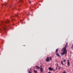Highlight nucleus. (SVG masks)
Returning a JSON list of instances; mask_svg holds the SVG:
<instances>
[{
	"label": "nucleus",
	"mask_w": 73,
	"mask_h": 73,
	"mask_svg": "<svg viewBox=\"0 0 73 73\" xmlns=\"http://www.w3.org/2000/svg\"><path fill=\"white\" fill-rule=\"evenodd\" d=\"M63 52L61 53V55H62V56H63V55H64L65 54H67V50L66 49H64V48H63Z\"/></svg>",
	"instance_id": "obj_1"
},
{
	"label": "nucleus",
	"mask_w": 73,
	"mask_h": 73,
	"mask_svg": "<svg viewBox=\"0 0 73 73\" xmlns=\"http://www.w3.org/2000/svg\"><path fill=\"white\" fill-rule=\"evenodd\" d=\"M49 59H50V60H52V57H51L50 58L48 57L46 58V61L47 62H48L50 61V60H49Z\"/></svg>",
	"instance_id": "obj_2"
},
{
	"label": "nucleus",
	"mask_w": 73,
	"mask_h": 73,
	"mask_svg": "<svg viewBox=\"0 0 73 73\" xmlns=\"http://www.w3.org/2000/svg\"><path fill=\"white\" fill-rule=\"evenodd\" d=\"M68 43H66V45L65 47L63 48L64 49H66V48H67L68 46Z\"/></svg>",
	"instance_id": "obj_3"
},
{
	"label": "nucleus",
	"mask_w": 73,
	"mask_h": 73,
	"mask_svg": "<svg viewBox=\"0 0 73 73\" xmlns=\"http://www.w3.org/2000/svg\"><path fill=\"white\" fill-rule=\"evenodd\" d=\"M8 28V26H7V27H4L3 28V29H4V30H6V29H7V28Z\"/></svg>",
	"instance_id": "obj_4"
},
{
	"label": "nucleus",
	"mask_w": 73,
	"mask_h": 73,
	"mask_svg": "<svg viewBox=\"0 0 73 73\" xmlns=\"http://www.w3.org/2000/svg\"><path fill=\"white\" fill-rule=\"evenodd\" d=\"M40 71L41 72V73H42L43 72V69H42V68H40Z\"/></svg>",
	"instance_id": "obj_5"
},
{
	"label": "nucleus",
	"mask_w": 73,
	"mask_h": 73,
	"mask_svg": "<svg viewBox=\"0 0 73 73\" xmlns=\"http://www.w3.org/2000/svg\"><path fill=\"white\" fill-rule=\"evenodd\" d=\"M9 23V20L7 19V21L5 22V23L7 24L8 23Z\"/></svg>",
	"instance_id": "obj_6"
},
{
	"label": "nucleus",
	"mask_w": 73,
	"mask_h": 73,
	"mask_svg": "<svg viewBox=\"0 0 73 73\" xmlns=\"http://www.w3.org/2000/svg\"><path fill=\"white\" fill-rule=\"evenodd\" d=\"M48 69L50 70H53V68H52L51 67H49Z\"/></svg>",
	"instance_id": "obj_7"
},
{
	"label": "nucleus",
	"mask_w": 73,
	"mask_h": 73,
	"mask_svg": "<svg viewBox=\"0 0 73 73\" xmlns=\"http://www.w3.org/2000/svg\"><path fill=\"white\" fill-rule=\"evenodd\" d=\"M56 54L58 57H61V56H60V55H59V54H58V53H56Z\"/></svg>",
	"instance_id": "obj_8"
},
{
	"label": "nucleus",
	"mask_w": 73,
	"mask_h": 73,
	"mask_svg": "<svg viewBox=\"0 0 73 73\" xmlns=\"http://www.w3.org/2000/svg\"><path fill=\"white\" fill-rule=\"evenodd\" d=\"M58 48H57L56 49L55 51L56 53H57L58 52Z\"/></svg>",
	"instance_id": "obj_9"
},
{
	"label": "nucleus",
	"mask_w": 73,
	"mask_h": 73,
	"mask_svg": "<svg viewBox=\"0 0 73 73\" xmlns=\"http://www.w3.org/2000/svg\"><path fill=\"white\" fill-rule=\"evenodd\" d=\"M68 66H69V64H70V63L69 62V60H68Z\"/></svg>",
	"instance_id": "obj_10"
},
{
	"label": "nucleus",
	"mask_w": 73,
	"mask_h": 73,
	"mask_svg": "<svg viewBox=\"0 0 73 73\" xmlns=\"http://www.w3.org/2000/svg\"><path fill=\"white\" fill-rule=\"evenodd\" d=\"M36 67L37 68V69H40V67H38L37 66H36Z\"/></svg>",
	"instance_id": "obj_11"
},
{
	"label": "nucleus",
	"mask_w": 73,
	"mask_h": 73,
	"mask_svg": "<svg viewBox=\"0 0 73 73\" xmlns=\"http://www.w3.org/2000/svg\"><path fill=\"white\" fill-rule=\"evenodd\" d=\"M3 24H4V23L3 22H2V23L0 25V26H2V25H3Z\"/></svg>",
	"instance_id": "obj_12"
},
{
	"label": "nucleus",
	"mask_w": 73,
	"mask_h": 73,
	"mask_svg": "<svg viewBox=\"0 0 73 73\" xmlns=\"http://www.w3.org/2000/svg\"><path fill=\"white\" fill-rule=\"evenodd\" d=\"M18 14H17L16 15H15V16H16V17H19V16H18Z\"/></svg>",
	"instance_id": "obj_13"
},
{
	"label": "nucleus",
	"mask_w": 73,
	"mask_h": 73,
	"mask_svg": "<svg viewBox=\"0 0 73 73\" xmlns=\"http://www.w3.org/2000/svg\"><path fill=\"white\" fill-rule=\"evenodd\" d=\"M61 64H62V65H64V63H63V61H61Z\"/></svg>",
	"instance_id": "obj_14"
},
{
	"label": "nucleus",
	"mask_w": 73,
	"mask_h": 73,
	"mask_svg": "<svg viewBox=\"0 0 73 73\" xmlns=\"http://www.w3.org/2000/svg\"><path fill=\"white\" fill-rule=\"evenodd\" d=\"M3 5L6 6L7 5V3H3Z\"/></svg>",
	"instance_id": "obj_15"
},
{
	"label": "nucleus",
	"mask_w": 73,
	"mask_h": 73,
	"mask_svg": "<svg viewBox=\"0 0 73 73\" xmlns=\"http://www.w3.org/2000/svg\"><path fill=\"white\" fill-rule=\"evenodd\" d=\"M34 72L35 73H37V71H36V70H34Z\"/></svg>",
	"instance_id": "obj_16"
},
{
	"label": "nucleus",
	"mask_w": 73,
	"mask_h": 73,
	"mask_svg": "<svg viewBox=\"0 0 73 73\" xmlns=\"http://www.w3.org/2000/svg\"><path fill=\"white\" fill-rule=\"evenodd\" d=\"M62 73H66V72L65 71H64L63 72H62Z\"/></svg>",
	"instance_id": "obj_17"
},
{
	"label": "nucleus",
	"mask_w": 73,
	"mask_h": 73,
	"mask_svg": "<svg viewBox=\"0 0 73 73\" xmlns=\"http://www.w3.org/2000/svg\"><path fill=\"white\" fill-rule=\"evenodd\" d=\"M63 61H64V62H66V60H64Z\"/></svg>",
	"instance_id": "obj_18"
},
{
	"label": "nucleus",
	"mask_w": 73,
	"mask_h": 73,
	"mask_svg": "<svg viewBox=\"0 0 73 73\" xmlns=\"http://www.w3.org/2000/svg\"><path fill=\"white\" fill-rule=\"evenodd\" d=\"M29 13H30V12L28 14H26L27 16H28V15H30V14Z\"/></svg>",
	"instance_id": "obj_19"
},
{
	"label": "nucleus",
	"mask_w": 73,
	"mask_h": 73,
	"mask_svg": "<svg viewBox=\"0 0 73 73\" xmlns=\"http://www.w3.org/2000/svg\"><path fill=\"white\" fill-rule=\"evenodd\" d=\"M20 1L21 2H23V0H21Z\"/></svg>",
	"instance_id": "obj_20"
},
{
	"label": "nucleus",
	"mask_w": 73,
	"mask_h": 73,
	"mask_svg": "<svg viewBox=\"0 0 73 73\" xmlns=\"http://www.w3.org/2000/svg\"><path fill=\"white\" fill-rule=\"evenodd\" d=\"M40 68H42V65H40Z\"/></svg>",
	"instance_id": "obj_21"
},
{
	"label": "nucleus",
	"mask_w": 73,
	"mask_h": 73,
	"mask_svg": "<svg viewBox=\"0 0 73 73\" xmlns=\"http://www.w3.org/2000/svg\"><path fill=\"white\" fill-rule=\"evenodd\" d=\"M31 1H30L29 2V3H31Z\"/></svg>",
	"instance_id": "obj_22"
},
{
	"label": "nucleus",
	"mask_w": 73,
	"mask_h": 73,
	"mask_svg": "<svg viewBox=\"0 0 73 73\" xmlns=\"http://www.w3.org/2000/svg\"><path fill=\"white\" fill-rule=\"evenodd\" d=\"M60 68H61L60 67H59L58 68V69H60Z\"/></svg>",
	"instance_id": "obj_23"
},
{
	"label": "nucleus",
	"mask_w": 73,
	"mask_h": 73,
	"mask_svg": "<svg viewBox=\"0 0 73 73\" xmlns=\"http://www.w3.org/2000/svg\"><path fill=\"white\" fill-rule=\"evenodd\" d=\"M20 22H21V21H22V20H20Z\"/></svg>",
	"instance_id": "obj_24"
},
{
	"label": "nucleus",
	"mask_w": 73,
	"mask_h": 73,
	"mask_svg": "<svg viewBox=\"0 0 73 73\" xmlns=\"http://www.w3.org/2000/svg\"><path fill=\"white\" fill-rule=\"evenodd\" d=\"M29 73H32V72H30Z\"/></svg>",
	"instance_id": "obj_25"
},
{
	"label": "nucleus",
	"mask_w": 73,
	"mask_h": 73,
	"mask_svg": "<svg viewBox=\"0 0 73 73\" xmlns=\"http://www.w3.org/2000/svg\"><path fill=\"white\" fill-rule=\"evenodd\" d=\"M33 15H31V16H33Z\"/></svg>",
	"instance_id": "obj_26"
},
{
	"label": "nucleus",
	"mask_w": 73,
	"mask_h": 73,
	"mask_svg": "<svg viewBox=\"0 0 73 73\" xmlns=\"http://www.w3.org/2000/svg\"><path fill=\"white\" fill-rule=\"evenodd\" d=\"M11 20H12H12H13V19H11Z\"/></svg>",
	"instance_id": "obj_27"
},
{
	"label": "nucleus",
	"mask_w": 73,
	"mask_h": 73,
	"mask_svg": "<svg viewBox=\"0 0 73 73\" xmlns=\"http://www.w3.org/2000/svg\"><path fill=\"white\" fill-rule=\"evenodd\" d=\"M2 6H3V5H2Z\"/></svg>",
	"instance_id": "obj_28"
},
{
	"label": "nucleus",
	"mask_w": 73,
	"mask_h": 73,
	"mask_svg": "<svg viewBox=\"0 0 73 73\" xmlns=\"http://www.w3.org/2000/svg\"><path fill=\"white\" fill-rule=\"evenodd\" d=\"M28 20H29V19H28Z\"/></svg>",
	"instance_id": "obj_29"
},
{
	"label": "nucleus",
	"mask_w": 73,
	"mask_h": 73,
	"mask_svg": "<svg viewBox=\"0 0 73 73\" xmlns=\"http://www.w3.org/2000/svg\"><path fill=\"white\" fill-rule=\"evenodd\" d=\"M12 17H13V16H12Z\"/></svg>",
	"instance_id": "obj_30"
}]
</instances>
